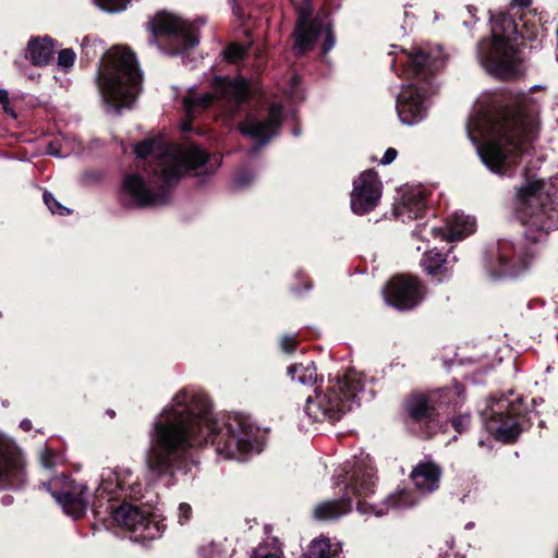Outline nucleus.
<instances>
[{"instance_id": "obj_34", "label": "nucleus", "mask_w": 558, "mask_h": 558, "mask_svg": "<svg viewBox=\"0 0 558 558\" xmlns=\"http://www.w3.org/2000/svg\"><path fill=\"white\" fill-rule=\"evenodd\" d=\"M244 53L245 49L242 46L232 44L225 50V58L230 62H235L243 58Z\"/></svg>"}, {"instance_id": "obj_20", "label": "nucleus", "mask_w": 558, "mask_h": 558, "mask_svg": "<svg viewBox=\"0 0 558 558\" xmlns=\"http://www.w3.org/2000/svg\"><path fill=\"white\" fill-rule=\"evenodd\" d=\"M475 228L476 221L473 217L462 213H456L449 218L446 230L424 226L422 230L414 232V236L425 239L430 235L435 242L438 240L440 242H451L464 239L473 233Z\"/></svg>"}, {"instance_id": "obj_43", "label": "nucleus", "mask_w": 558, "mask_h": 558, "mask_svg": "<svg viewBox=\"0 0 558 558\" xmlns=\"http://www.w3.org/2000/svg\"><path fill=\"white\" fill-rule=\"evenodd\" d=\"M532 3V0H512V4L521 8H526Z\"/></svg>"}, {"instance_id": "obj_16", "label": "nucleus", "mask_w": 558, "mask_h": 558, "mask_svg": "<svg viewBox=\"0 0 558 558\" xmlns=\"http://www.w3.org/2000/svg\"><path fill=\"white\" fill-rule=\"evenodd\" d=\"M519 414L518 405L506 398L494 402L490 409L485 413L486 429L495 436L497 440L508 442L513 441L520 434L521 428L517 420Z\"/></svg>"}, {"instance_id": "obj_22", "label": "nucleus", "mask_w": 558, "mask_h": 558, "mask_svg": "<svg viewBox=\"0 0 558 558\" xmlns=\"http://www.w3.org/2000/svg\"><path fill=\"white\" fill-rule=\"evenodd\" d=\"M281 120L282 107L280 105H272L265 119H258L253 114H248L240 124V131L260 144H265L277 134Z\"/></svg>"}, {"instance_id": "obj_6", "label": "nucleus", "mask_w": 558, "mask_h": 558, "mask_svg": "<svg viewBox=\"0 0 558 558\" xmlns=\"http://www.w3.org/2000/svg\"><path fill=\"white\" fill-rule=\"evenodd\" d=\"M527 24V20H522V29L519 31L515 22L508 15L493 20L492 36L481 40L477 46L478 61L489 74L501 78L515 74L521 61L515 45L517 35L534 40L542 37L544 32L541 25L530 28Z\"/></svg>"}, {"instance_id": "obj_32", "label": "nucleus", "mask_w": 558, "mask_h": 558, "mask_svg": "<svg viewBox=\"0 0 558 558\" xmlns=\"http://www.w3.org/2000/svg\"><path fill=\"white\" fill-rule=\"evenodd\" d=\"M61 461L62 457L47 447L40 452V463L45 469H52Z\"/></svg>"}, {"instance_id": "obj_25", "label": "nucleus", "mask_w": 558, "mask_h": 558, "mask_svg": "<svg viewBox=\"0 0 558 558\" xmlns=\"http://www.w3.org/2000/svg\"><path fill=\"white\" fill-rule=\"evenodd\" d=\"M53 51L54 46L49 37L33 39L28 43V54L32 62L36 65L46 64L51 59Z\"/></svg>"}, {"instance_id": "obj_4", "label": "nucleus", "mask_w": 558, "mask_h": 558, "mask_svg": "<svg viewBox=\"0 0 558 558\" xmlns=\"http://www.w3.org/2000/svg\"><path fill=\"white\" fill-rule=\"evenodd\" d=\"M446 57L440 47L430 50L415 49L411 52L401 50L393 60L392 66L398 63L403 68L402 75L413 76L415 80L404 85L397 97V112L404 124H415L422 121L430 106V97L435 89L429 82V74L441 68Z\"/></svg>"}, {"instance_id": "obj_31", "label": "nucleus", "mask_w": 558, "mask_h": 558, "mask_svg": "<svg viewBox=\"0 0 558 558\" xmlns=\"http://www.w3.org/2000/svg\"><path fill=\"white\" fill-rule=\"evenodd\" d=\"M233 551L230 546L227 548L225 543L213 544L207 549L205 558H231Z\"/></svg>"}, {"instance_id": "obj_14", "label": "nucleus", "mask_w": 558, "mask_h": 558, "mask_svg": "<svg viewBox=\"0 0 558 558\" xmlns=\"http://www.w3.org/2000/svg\"><path fill=\"white\" fill-rule=\"evenodd\" d=\"M113 520L124 529L133 533V541L145 542L159 537L163 525L147 509L133 504H122L111 510Z\"/></svg>"}, {"instance_id": "obj_46", "label": "nucleus", "mask_w": 558, "mask_h": 558, "mask_svg": "<svg viewBox=\"0 0 558 558\" xmlns=\"http://www.w3.org/2000/svg\"><path fill=\"white\" fill-rule=\"evenodd\" d=\"M191 129V123L190 121H185L182 123V130L183 131H189Z\"/></svg>"}, {"instance_id": "obj_13", "label": "nucleus", "mask_w": 558, "mask_h": 558, "mask_svg": "<svg viewBox=\"0 0 558 558\" xmlns=\"http://www.w3.org/2000/svg\"><path fill=\"white\" fill-rule=\"evenodd\" d=\"M312 8L305 3L299 10V19L294 31L293 51L296 56L313 49L316 40L324 37L323 51L328 52L335 45V39L327 21L316 16L311 19Z\"/></svg>"}, {"instance_id": "obj_8", "label": "nucleus", "mask_w": 558, "mask_h": 558, "mask_svg": "<svg viewBox=\"0 0 558 558\" xmlns=\"http://www.w3.org/2000/svg\"><path fill=\"white\" fill-rule=\"evenodd\" d=\"M363 389V377L356 372L329 379L306 398L305 414L315 422L338 421L350 411Z\"/></svg>"}, {"instance_id": "obj_33", "label": "nucleus", "mask_w": 558, "mask_h": 558, "mask_svg": "<svg viewBox=\"0 0 558 558\" xmlns=\"http://www.w3.org/2000/svg\"><path fill=\"white\" fill-rule=\"evenodd\" d=\"M44 202L52 214L63 216L69 213V209L62 206L58 201H56L52 194L50 193H44Z\"/></svg>"}, {"instance_id": "obj_15", "label": "nucleus", "mask_w": 558, "mask_h": 558, "mask_svg": "<svg viewBox=\"0 0 558 558\" xmlns=\"http://www.w3.org/2000/svg\"><path fill=\"white\" fill-rule=\"evenodd\" d=\"M44 487L50 492L68 515L77 519L85 513L88 506V492L83 483L60 476L44 484Z\"/></svg>"}, {"instance_id": "obj_41", "label": "nucleus", "mask_w": 558, "mask_h": 558, "mask_svg": "<svg viewBox=\"0 0 558 558\" xmlns=\"http://www.w3.org/2000/svg\"><path fill=\"white\" fill-rule=\"evenodd\" d=\"M251 558H282V557L277 554L264 553L263 548L259 547L254 551V554Z\"/></svg>"}, {"instance_id": "obj_42", "label": "nucleus", "mask_w": 558, "mask_h": 558, "mask_svg": "<svg viewBox=\"0 0 558 558\" xmlns=\"http://www.w3.org/2000/svg\"><path fill=\"white\" fill-rule=\"evenodd\" d=\"M0 104L3 105V109L7 111V112H10V109H9V96H8V93L5 90H1L0 89Z\"/></svg>"}, {"instance_id": "obj_29", "label": "nucleus", "mask_w": 558, "mask_h": 558, "mask_svg": "<svg viewBox=\"0 0 558 558\" xmlns=\"http://www.w3.org/2000/svg\"><path fill=\"white\" fill-rule=\"evenodd\" d=\"M288 375L292 380H296L302 385H312L317 379L316 367L312 362L290 366L288 368Z\"/></svg>"}, {"instance_id": "obj_19", "label": "nucleus", "mask_w": 558, "mask_h": 558, "mask_svg": "<svg viewBox=\"0 0 558 558\" xmlns=\"http://www.w3.org/2000/svg\"><path fill=\"white\" fill-rule=\"evenodd\" d=\"M381 196V183L377 174L367 170L362 172L353 182L351 193V209L356 215L373 210Z\"/></svg>"}, {"instance_id": "obj_18", "label": "nucleus", "mask_w": 558, "mask_h": 558, "mask_svg": "<svg viewBox=\"0 0 558 558\" xmlns=\"http://www.w3.org/2000/svg\"><path fill=\"white\" fill-rule=\"evenodd\" d=\"M425 289L416 278L393 277L384 289V296L390 305L399 310H411L424 298Z\"/></svg>"}, {"instance_id": "obj_30", "label": "nucleus", "mask_w": 558, "mask_h": 558, "mask_svg": "<svg viewBox=\"0 0 558 558\" xmlns=\"http://www.w3.org/2000/svg\"><path fill=\"white\" fill-rule=\"evenodd\" d=\"M102 11L113 13L124 10L130 0H94Z\"/></svg>"}, {"instance_id": "obj_24", "label": "nucleus", "mask_w": 558, "mask_h": 558, "mask_svg": "<svg viewBox=\"0 0 558 558\" xmlns=\"http://www.w3.org/2000/svg\"><path fill=\"white\" fill-rule=\"evenodd\" d=\"M440 468L430 461L418 463L411 473V478L417 492L428 494L439 487Z\"/></svg>"}, {"instance_id": "obj_9", "label": "nucleus", "mask_w": 558, "mask_h": 558, "mask_svg": "<svg viewBox=\"0 0 558 558\" xmlns=\"http://www.w3.org/2000/svg\"><path fill=\"white\" fill-rule=\"evenodd\" d=\"M211 93L203 95H196L194 90H190L184 97V110L190 120L208 108L215 99L222 100L227 106L226 114L233 117L238 107L250 96L248 83L242 77L228 80L217 76L211 82Z\"/></svg>"}, {"instance_id": "obj_40", "label": "nucleus", "mask_w": 558, "mask_h": 558, "mask_svg": "<svg viewBox=\"0 0 558 558\" xmlns=\"http://www.w3.org/2000/svg\"><path fill=\"white\" fill-rule=\"evenodd\" d=\"M396 157H397V150L395 148H388L381 158V163L389 165L396 159Z\"/></svg>"}, {"instance_id": "obj_36", "label": "nucleus", "mask_w": 558, "mask_h": 558, "mask_svg": "<svg viewBox=\"0 0 558 558\" xmlns=\"http://www.w3.org/2000/svg\"><path fill=\"white\" fill-rule=\"evenodd\" d=\"M47 154L51 156L65 157L70 150L65 148V143L61 144L58 140L50 142L47 146Z\"/></svg>"}, {"instance_id": "obj_1", "label": "nucleus", "mask_w": 558, "mask_h": 558, "mask_svg": "<svg viewBox=\"0 0 558 558\" xmlns=\"http://www.w3.org/2000/svg\"><path fill=\"white\" fill-rule=\"evenodd\" d=\"M256 434L247 416H223L220 424L206 396L180 390L153 424L146 453L148 474L154 480L172 475L187 449L208 441L222 459L241 460L255 449Z\"/></svg>"}, {"instance_id": "obj_11", "label": "nucleus", "mask_w": 558, "mask_h": 558, "mask_svg": "<svg viewBox=\"0 0 558 558\" xmlns=\"http://www.w3.org/2000/svg\"><path fill=\"white\" fill-rule=\"evenodd\" d=\"M547 199L549 194L544 192V183L533 178L529 179L518 189L515 196L517 211L521 222L543 232L554 228L555 222L545 203Z\"/></svg>"}, {"instance_id": "obj_48", "label": "nucleus", "mask_w": 558, "mask_h": 558, "mask_svg": "<svg viewBox=\"0 0 558 558\" xmlns=\"http://www.w3.org/2000/svg\"><path fill=\"white\" fill-rule=\"evenodd\" d=\"M447 546H448L449 549H451L452 548V541H448L447 542Z\"/></svg>"}, {"instance_id": "obj_3", "label": "nucleus", "mask_w": 558, "mask_h": 558, "mask_svg": "<svg viewBox=\"0 0 558 558\" xmlns=\"http://www.w3.org/2000/svg\"><path fill=\"white\" fill-rule=\"evenodd\" d=\"M537 123L526 110L500 111L477 104L466 125L471 142L483 163L498 174H506L535 136Z\"/></svg>"}, {"instance_id": "obj_7", "label": "nucleus", "mask_w": 558, "mask_h": 558, "mask_svg": "<svg viewBox=\"0 0 558 558\" xmlns=\"http://www.w3.org/2000/svg\"><path fill=\"white\" fill-rule=\"evenodd\" d=\"M142 74L134 53L113 47L101 59L97 85L106 105L119 112L133 105L141 90Z\"/></svg>"}, {"instance_id": "obj_23", "label": "nucleus", "mask_w": 558, "mask_h": 558, "mask_svg": "<svg viewBox=\"0 0 558 558\" xmlns=\"http://www.w3.org/2000/svg\"><path fill=\"white\" fill-rule=\"evenodd\" d=\"M425 209V193L420 186H409L399 191L395 204V215L403 222L421 217Z\"/></svg>"}, {"instance_id": "obj_17", "label": "nucleus", "mask_w": 558, "mask_h": 558, "mask_svg": "<svg viewBox=\"0 0 558 558\" xmlns=\"http://www.w3.org/2000/svg\"><path fill=\"white\" fill-rule=\"evenodd\" d=\"M104 495H108L109 499L122 496L137 498L141 486L130 469H104L95 497L101 498Z\"/></svg>"}, {"instance_id": "obj_21", "label": "nucleus", "mask_w": 558, "mask_h": 558, "mask_svg": "<svg viewBox=\"0 0 558 558\" xmlns=\"http://www.w3.org/2000/svg\"><path fill=\"white\" fill-rule=\"evenodd\" d=\"M24 460L20 448L0 433V485L14 484L22 477Z\"/></svg>"}, {"instance_id": "obj_10", "label": "nucleus", "mask_w": 558, "mask_h": 558, "mask_svg": "<svg viewBox=\"0 0 558 558\" xmlns=\"http://www.w3.org/2000/svg\"><path fill=\"white\" fill-rule=\"evenodd\" d=\"M150 32L156 44L160 45L161 39L167 41L163 50L169 54L182 53L198 44L196 25L172 13L156 14Z\"/></svg>"}, {"instance_id": "obj_39", "label": "nucleus", "mask_w": 558, "mask_h": 558, "mask_svg": "<svg viewBox=\"0 0 558 558\" xmlns=\"http://www.w3.org/2000/svg\"><path fill=\"white\" fill-rule=\"evenodd\" d=\"M296 340L293 336H284L281 339V348L287 353H292L295 350Z\"/></svg>"}, {"instance_id": "obj_44", "label": "nucleus", "mask_w": 558, "mask_h": 558, "mask_svg": "<svg viewBox=\"0 0 558 558\" xmlns=\"http://www.w3.org/2000/svg\"><path fill=\"white\" fill-rule=\"evenodd\" d=\"M20 427L24 430V432H28L32 429V422L27 418L23 420L21 423H20Z\"/></svg>"}, {"instance_id": "obj_28", "label": "nucleus", "mask_w": 558, "mask_h": 558, "mask_svg": "<svg viewBox=\"0 0 558 558\" xmlns=\"http://www.w3.org/2000/svg\"><path fill=\"white\" fill-rule=\"evenodd\" d=\"M407 407L410 415L416 421L429 418L434 411L429 398L424 395H413L410 397Z\"/></svg>"}, {"instance_id": "obj_47", "label": "nucleus", "mask_w": 558, "mask_h": 558, "mask_svg": "<svg viewBox=\"0 0 558 558\" xmlns=\"http://www.w3.org/2000/svg\"><path fill=\"white\" fill-rule=\"evenodd\" d=\"M441 558H463V557L458 556V555H449V554L446 551Z\"/></svg>"}, {"instance_id": "obj_27", "label": "nucleus", "mask_w": 558, "mask_h": 558, "mask_svg": "<svg viewBox=\"0 0 558 558\" xmlns=\"http://www.w3.org/2000/svg\"><path fill=\"white\" fill-rule=\"evenodd\" d=\"M416 248L417 251L423 250L421 245H417ZM424 248L426 252L424 258L421 260V265L424 270L432 276L445 274L447 271L445 266L446 259L442 255L435 250H427L428 245H425Z\"/></svg>"}, {"instance_id": "obj_2", "label": "nucleus", "mask_w": 558, "mask_h": 558, "mask_svg": "<svg viewBox=\"0 0 558 558\" xmlns=\"http://www.w3.org/2000/svg\"><path fill=\"white\" fill-rule=\"evenodd\" d=\"M134 153L147 166L125 177L123 192L140 207L160 206L169 201V190L189 171L209 161L196 145L179 146L162 137L138 143Z\"/></svg>"}, {"instance_id": "obj_38", "label": "nucleus", "mask_w": 558, "mask_h": 558, "mask_svg": "<svg viewBox=\"0 0 558 558\" xmlns=\"http://www.w3.org/2000/svg\"><path fill=\"white\" fill-rule=\"evenodd\" d=\"M469 423H470L469 415H461V416L454 417L452 420V426L454 427V429L458 433H462L469 426Z\"/></svg>"}, {"instance_id": "obj_45", "label": "nucleus", "mask_w": 558, "mask_h": 558, "mask_svg": "<svg viewBox=\"0 0 558 558\" xmlns=\"http://www.w3.org/2000/svg\"><path fill=\"white\" fill-rule=\"evenodd\" d=\"M90 45H92V41H90V39H89V38H85V39L83 40L82 47H83V49H84V51H85L86 56H89V47H90Z\"/></svg>"}, {"instance_id": "obj_12", "label": "nucleus", "mask_w": 558, "mask_h": 558, "mask_svg": "<svg viewBox=\"0 0 558 558\" xmlns=\"http://www.w3.org/2000/svg\"><path fill=\"white\" fill-rule=\"evenodd\" d=\"M536 255L534 246L519 241L501 240L488 254L487 269L494 277L518 276Z\"/></svg>"}, {"instance_id": "obj_26", "label": "nucleus", "mask_w": 558, "mask_h": 558, "mask_svg": "<svg viewBox=\"0 0 558 558\" xmlns=\"http://www.w3.org/2000/svg\"><path fill=\"white\" fill-rule=\"evenodd\" d=\"M341 551L339 543L331 544L329 538L318 537L312 541L303 558H330Z\"/></svg>"}, {"instance_id": "obj_37", "label": "nucleus", "mask_w": 558, "mask_h": 558, "mask_svg": "<svg viewBox=\"0 0 558 558\" xmlns=\"http://www.w3.org/2000/svg\"><path fill=\"white\" fill-rule=\"evenodd\" d=\"M177 517L179 524H185L192 517V507L186 502H181L178 507Z\"/></svg>"}, {"instance_id": "obj_35", "label": "nucleus", "mask_w": 558, "mask_h": 558, "mask_svg": "<svg viewBox=\"0 0 558 558\" xmlns=\"http://www.w3.org/2000/svg\"><path fill=\"white\" fill-rule=\"evenodd\" d=\"M75 60V52L72 49H63L59 52L58 64L63 69H69L73 65Z\"/></svg>"}, {"instance_id": "obj_5", "label": "nucleus", "mask_w": 558, "mask_h": 558, "mask_svg": "<svg viewBox=\"0 0 558 558\" xmlns=\"http://www.w3.org/2000/svg\"><path fill=\"white\" fill-rule=\"evenodd\" d=\"M375 471L368 458L356 461L350 471H345L344 496L340 500H331L319 504L314 509V517L318 520H335L348 513L351 509L350 498H356L357 510L361 513L372 511L376 517L384 515L390 508L404 509L417 502L416 496L407 489L398 490L390 495L384 502L385 507L369 506L362 501L374 492Z\"/></svg>"}]
</instances>
